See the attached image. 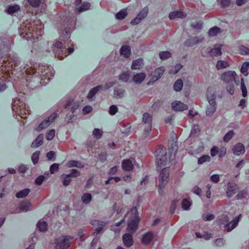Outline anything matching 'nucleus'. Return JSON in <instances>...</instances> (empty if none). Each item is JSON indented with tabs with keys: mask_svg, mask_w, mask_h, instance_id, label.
Listing matches in <instances>:
<instances>
[{
	"mask_svg": "<svg viewBox=\"0 0 249 249\" xmlns=\"http://www.w3.org/2000/svg\"><path fill=\"white\" fill-rule=\"evenodd\" d=\"M168 150L169 157L167 158L166 149L163 145H160L156 149L155 157L158 170L163 168L160 173L159 192L161 193L162 189L164 188L167 182V179L169 176V170L165 167L171 160L174 159L176 152L178 149V142L176 139H172L168 142Z\"/></svg>",
	"mask_w": 249,
	"mask_h": 249,
	"instance_id": "1",
	"label": "nucleus"
},
{
	"mask_svg": "<svg viewBox=\"0 0 249 249\" xmlns=\"http://www.w3.org/2000/svg\"><path fill=\"white\" fill-rule=\"evenodd\" d=\"M206 95L210 105L207 107L206 113L207 116H212L216 108L215 91L212 88H208Z\"/></svg>",
	"mask_w": 249,
	"mask_h": 249,
	"instance_id": "2",
	"label": "nucleus"
},
{
	"mask_svg": "<svg viewBox=\"0 0 249 249\" xmlns=\"http://www.w3.org/2000/svg\"><path fill=\"white\" fill-rule=\"evenodd\" d=\"M241 214L236 216L231 222L229 221V218L227 215L222 216L220 219V224L224 225L225 227L227 228V231L229 232L234 229L237 225Z\"/></svg>",
	"mask_w": 249,
	"mask_h": 249,
	"instance_id": "3",
	"label": "nucleus"
},
{
	"mask_svg": "<svg viewBox=\"0 0 249 249\" xmlns=\"http://www.w3.org/2000/svg\"><path fill=\"white\" fill-rule=\"evenodd\" d=\"M76 18L75 16H71L66 19H63V32L69 34L71 30L74 29L76 24Z\"/></svg>",
	"mask_w": 249,
	"mask_h": 249,
	"instance_id": "4",
	"label": "nucleus"
},
{
	"mask_svg": "<svg viewBox=\"0 0 249 249\" xmlns=\"http://www.w3.org/2000/svg\"><path fill=\"white\" fill-rule=\"evenodd\" d=\"M152 115L147 113L143 114L142 121L145 124L143 135L146 137L151 131L152 127Z\"/></svg>",
	"mask_w": 249,
	"mask_h": 249,
	"instance_id": "5",
	"label": "nucleus"
},
{
	"mask_svg": "<svg viewBox=\"0 0 249 249\" xmlns=\"http://www.w3.org/2000/svg\"><path fill=\"white\" fill-rule=\"evenodd\" d=\"M236 73L234 71H226L221 75V79L225 83H235L237 85L238 84L235 80V76Z\"/></svg>",
	"mask_w": 249,
	"mask_h": 249,
	"instance_id": "6",
	"label": "nucleus"
},
{
	"mask_svg": "<svg viewBox=\"0 0 249 249\" xmlns=\"http://www.w3.org/2000/svg\"><path fill=\"white\" fill-rule=\"evenodd\" d=\"M148 8L146 6L138 14L137 17L131 21V24L135 25L139 23L141 21L144 19L148 14Z\"/></svg>",
	"mask_w": 249,
	"mask_h": 249,
	"instance_id": "7",
	"label": "nucleus"
},
{
	"mask_svg": "<svg viewBox=\"0 0 249 249\" xmlns=\"http://www.w3.org/2000/svg\"><path fill=\"white\" fill-rule=\"evenodd\" d=\"M56 116L57 114L55 113L52 114L47 119L45 120L39 124L36 128V130L39 131L49 126L55 119Z\"/></svg>",
	"mask_w": 249,
	"mask_h": 249,
	"instance_id": "8",
	"label": "nucleus"
},
{
	"mask_svg": "<svg viewBox=\"0 0 249 249\" xmlns=\"http://www.w3.org/2000/svg\"><path fill=\"white\" fill-rule=\"evenodd\" d=\"M239 190V187L238 185L233 182H229L226 191V194L228 197H232Z\"/></svg>",
	"mask_w": 249,
	"mask_h": 249,
	"instance_id": "9",
	"label": "nucleus"
},
{
	"mask_svg": "<svg viewBox=\"0 0 249 249\" xmlns=\"http://www.w3.org/2000/svg\"><path fill=\"white\" fill-rule=\"evenodd\" d=\"M140 219L138 217L135 216V217L130 220L127 225V231L129 232H131L132 233H134L137 229Z\"/></svg>",
	"mask_w": 249,
	"mask_h": 249,
	"instance_id": "10",
	"label": "nucleus"
},
{
	"mask_svg": "<svg viewBox=\"0 0 249 249\" xmlns=\"http://www.w3.org/2000/svg\"><path fill=\"white\" fill-rule=\"evenodd\" d=\"M172 107L173 109L176 111H183L188 109V106L180 101L173 102Z\"/></svg>",
	"mask_w": 249,
	"mask_h": 249,
	"instance_id": "11",
	"label": "nucleus"
},
{
	"mask_svg": "<svg viewBox=\"0 0 249 249\" xmlns=\"http://www.w3.org/2000/svg\"><path fill=\"white\" fill-rule=\"evenodd\" d=\"M122 239L124 244L127 248L131 247L133 244L134 241L132 235L131 234H124L123 236Z\"/></svg>",
	"mask_w": 249,
	"mask_h": 249,
	"instance_id": "12",
	"label": "nucleus"
},
{
	"mask_svg": "<svg viewBox=\"0 0 249 249\" xmlns=\"http://www.w3.org/2000/svg\"><path fill=\"white\" fill-rule=\"evenodd\" d=\"M154 233L152 231H149L146 233L142 237V244L147 245L150 243L154 238Z\"/></svg>",
	"mask_w": 249,
	"mask_h": 249,
	"instance_id": "13",
	"label": "nucleus"
},
{
	"mask_svg": "<svg viewBox=\"0 0 249 249\" xmlns=\"http://www.w3.org/2000/svg\"><path fill=\"white\" fill-rule=\"evenodd\" d=\"M203 38H199L198 37H194L191 38H189L186 40L184 43L185 46L187 47H191L195 45L196 44L201 42Z\"/></svg>",
	"mask_w": 249,
	"mask_h": 249,
	"instance_id": "14",
	"label": "nucleus"
},
{
	"mask_svg": "<svg viewBox=\"0 0 249 249\" xmlns=\"http://www.w3.org/2000/svg\"><path fill=\"white\" fill-rule=\"evenodd\" d=\"M233 153L236 155H242L245 152L244 146L242 143H239L234 145L232 149Z\"/></svg>",
	"mask_w": 249,
	"mask_h": 249,
	"instance_id": "15",
	"label": "nucleus"
},
{
	"mask_svg": "<svg viewBox=\"0 0 249 249\" xmlns=\"http://www.w3.org/2000/svg\"><path fill=\"white\" fill-rule=\"evenodd\" d=\"M72 106L71 107V111L73 113L75 111L76 109L78 108L79 107V104L78 103H73V99H70L68 100L67 103L65 104L64 106H63V108L65 109H69L70 108V106Z\"/></svg>",
	"mask_w": 249,
	"mask_h": 249,
	"instance_id": "16",
	"label": "nucleus"
},
{
	"mask_svg": "<svg viewBox=\"0 0 249 249\" xmlns=\"http://www.w3.org/2000/svg\"><path fill=\"white\" fill-rule=\"evenodd\" d=\"M186 14L181 11H176L170 13L169 18L170 19H173L176 18H184L186 17Z\"/></svg>",
	"mask_w": 249,
	"mask_h": 249,
	"instance_id": "17",
	"label": "nucleus"
},
{
	"mask_svg": "<svg viewBox=\"0 0 249 249\" xmlns=\"http://www.w3.org/2000/svg\"><path fill=\"white\" fill-rule=\"evenodd\" d=\"M122 169L124 171H130L133 169V164L130 160H125L122 163Z\"/></svg>",
	"mask_w": 249,
	"mask_h": 249,
	"instance_id": "18",
	"label": "nucleus"
},
{
	"mask_svg": "<svg viewBox=\"0 0 249 249\" xmlns=\"http://www.w3.org/2000/svg\"><path fill=\"white\" fill-rule=\"evenodd\" d=\"M164 71L165 69L163 67H160L156 69L153 72V80L157 81L159 79L163 74Z\"/></svg>",
	"mask_w": 249,
	"mask_h": 249,
	"instance_id": "19",
	"label": "nucleus"
},
{
	"mask_svg": "<svg viewBox=\"0 0 249 249\" xmlns=\"http://www.w3.org/2000/svg\"><path fill=\"white\" fill-rule=\"evenodd\" d=\"M131 53L130 47L128 45H123L120 49V54L124 57L128 58Z\"/></svg>",
	"mask_w": 249,
	"mask_h": 249,
	"instance_id": "20",
	"label": "nucleus"
},
{
	"mask_svg": "<svg viewBox=\"0 0 249 249\" xmlns=\"http://www.w3.org/2000/svg\"><path fill=\"white\" fill-rule=\"evenodd\" d=\"M143 65V61L142 58H138L133 61L131 69L132 70H138L141 68Z\"/></svg>",
	"mask_w": 249,
	"mask_h": 249,
	"instance_id": "21",
	"label": "nucleus"
},
{
	"mask_svg": "<svg viewBox=\"0 0 249 249\" xmlns=\"http://www.w3.org/2000/svg\"><path fill=\"white\" fill-rule=\"evenodd\" d=\"M103 86L102 85H98L91 89L88 94L87 98L89 99H91L94 96L97 92L101 90Z\"/></svg>",
	"mask_w": 249,
	"mask_h": 249,
	"instance_id": "22",
	"label": "nucleus"
},
{
	"mask_svg": "<svg viewBox=\"0 0 249 249\" xmlns=\"http://www.w3.org/2000/svg\"><path fill=\"white\" fill-rule=\"evenodd\" d=\"M145 74L143 72H140L133 76V79L135 83L140 84L142 83L145 78Z\"/></svg>",
	"mask_w": 249,
	"mask_h": 249,
	"instance_id": "23",
	"label": "nucleus"
},
{
	"mask_svg": "<svg viewBox=\"0 0 249 249\" xmlns=\"http://www.w3.org/2000/svg\"><path fill=\"white\" fill-rule=\"evenodd\" d=\"M131 72L129 71L122 73L119 75V79L125 82H128L131 76Z\"/></svg>",
	"mask_w": 249,
	"mask_h": 249,
	"instance_id": "24",
	"label": "nucleus"
},
{
	"mask_svg": "<svg viewBox=\"0 0 249 249\" xmlns=\"http://www.w3.org/2000/svg\"><path fill=\"white\" fill-rule=\"evenodd\" d=\"M43 138L44 137L42 134L39 135L36 139L32 143V147L33 148H36L41 145L42 143Z\"/></svg>",
	"mask_w": 249,
	"mask_h": 249,
	"instance_id": "25",
	"label": "nucleus"
},
{
	"mask_svg": "<svg viewBox=\"0 0 249 249\" xmlns=\"http://www.w3.org/2000/svg\"><path fill=\"white\" fill-rule=\"evenodd\" d=\"M37 227L40 231H45L48 229V225L44 220H39L37 224Z\"/></svg>",
	"mask_w": 249,
	"mask_h": 249,
	"instance_id": "26",
	"label": "nucleus"
},
{
	"mask_svg": "<svg viewBox=\"0 0 249 249\" xmlns=\"http://www.w3.org/2000/svg\"><path fill=\"white\" fill-rule=\"evenodd\" d=\"M30 192V190L28 188L24 189L19 192H18L16 196L18 198H22L26 197L29 194Z\"/></svg>",
	"mask_w": 249,
	"mask_h": 249,
	"instance_id": "27",
	"label": "nucleus"
},
{
	"mask_svg": "<svg viewBox=\"0 0 249 249\" xmlns=\"http://www.w3.org/2000/svg\"><path fill=\"white\" fill-rule=\"evenodd\" d=\"M209 53L211 56L220 55L222 54L221 46L215 47L210 51Z\"/></svg>",
	"mask_w": 249,
	"mask_h": 249,
	"instance_id": "28",
	"label": "nucleus"
},
{
	"mask_svg": "<svg viewBox=\"0 0 249 249\" xmlns=\"http://www.w3.org/2000/svg\"><path fill=\"white\" fill-rule=\"evenodd\" d=\"M20 9V7L17 4L9 6L6 9V13L12 14Z\"/></svg>",
	"mask_w": 249,
	"mask_h": 249,
	"instance_id": "29",
	"label": "nucleus"
},
{
	"mask_svg": "<svg viewBox=\"0 0 249 249\" xmlns=\"http://www.w3.org/2000/svg\"><path fill=\"white\" fill-rule=\"evenodd\" d=\"M183 87V81L181 79L177 80L174 84V89L176 91H180Z\"/></svg>",
	"mask_w": 249,
	"mask_h": 249,
	"instance_id": "30",
	"label": "nucleus"
},
{
	"mask_svg": "<svg viewBox=\"0 0 249 249\" xmlns=\"http://www.w3.org/2000/svg\"><path fill=\"white\" fill-rule=\"evenodd\" d=\"M91 195L89 193H84L81 197L83 202L85 204H88L91 200Z\"/></svg>",
	"mask_w": 249,
	"mask_h": 249,
	"instance_id": "31",
	"label": "nucleus"
},
{
	"mask_svg": "<svg viewBox=\"0 0 249 249\" xmlns=\"http://www.w3.org/2000/svg\"><path fill=\"white\" fill-rule=\"evenodd\" d=\"M182 65L180 63H177L174 67H172L169 71V73L176 74L182 68Z\"/></svg>",
	"mask_w": 249,
	"mask_h": 249,
	"instance_id": "32",
	"label": "nucleus"
},
{
	"mask_svg": "<svg viewBox=\"0 0 249 249\" xmlns=\"http://www.w3.org/2000/svg\"><path fill=\"white\" fill-rule=\"evenodd\" d=\"M249 68V62H245L242 65L240 71L244 76H247L249 74L248 72Z\"/></svg>",
	"mask_w": 249,
	"mask_h": 249,
	"instance_id": "33",
	"label": "nucleus"
},
{
	"mask_svg": "<svg viewBox=\"0 0 249 249\" xmlns=\"http://www.w3.org/2000/svg\"><path fill=\"white\" fill-rule=\"evenodd\" d=\"M90 7V3L88 2H84L80 7L77 8L76 10L77 12L80 13L89 9Z\"/></svg>",
	"mask_w": 249,
	"mask_h": 249,
	"instance_id": "34",
	"label": "nucleus"
},
{
	"mask_svg": "<svg viewBox=\"0 0 249 249\" xmlns=\"http://www.w3.org/2000/svg\"><path fill=\"white\" fill-rule=\"evenodd\" d=\"M127 13L126 9H122L116 14V18L118 19H123L127 16Z\"/></svg>",
	"mask_w": 249,
	"mask_h": 249,
	"instance_id": "35",
	"label": "nucleus"
},
{
	"mask_svg": "<svg viewBox=\"0 0 249 249\" xmlns=\"http://www.w3.org/2000/svg\"><path fill=\"white\" fill-rule=\"evenodd\" d=\"M73 239V237L70 235L63 236V249L70 246V241Z\"/></svg>",
	"mask_w": 249,
	"mask_h": 249,
	"instance_id": "36",
	"label": "nucleus"
},
{
	"mask_svg": "<svg viewBox=\"0 0 249 249\" xmlns=\"http://www.w3.org/2000/svg\"><path fill=\"white\" fill-rule=\"evenodd\" d=\"M220 33V29L217 27H214L211 28L208 34L210 36H216L218 33Z\"/></svg>",
	"mask_w": 249,
	"mask_h": 249,
	"instance_id": "37",
	"label": "nucleus"
},
{
	"mask_svg": "<svg viewBox=\"0 0 249 249\" xmlns=\"http://www.w3.org/2000/svg\"><path fill=\"white\" fill-rule=\"evenodd\" d=\"M229 64L225 61L218 60L217 62L216 67L217 70L226 68L229 67Z\"/></svg>",
	"mask_w": 249,
	"mask_h": 249,
	"instance_id": "38",
	"label": "nucleus"
},
{
	"mask_svg": "<svg viewBox=\"0 0 249 249\" xmlns=\"http://www.w3.org/2000/svg\"><path fill=\"white\" fill-rule=\"evenodd\" d=\"M171 53L169 51H162L160 53V58L162 60H165L171 57Z\"/></svg>",
	"mask_w": 249,
	"mask_h": 249,
	"instance_id": "39",
	"label": "nucleus"
},
{
	"mask_svg": "<svg viewBox=\"0 0 249 249\" xmlns=\"http://www.w3.org/2000/svg\"><path fill=\"white\" fill-rule=\"evenodd\" d=\"M200 131V129L199 125L197 124H195L194 125L192 129L191 130L190 135L191 136H197V135H198Z\"/></svg>",
	"mask_w": 249,
	"mask_h": 249,
	"instance_id": "40",
	"label": "nucleus"
},
{
	"mask_svg": "<svg viewBox=\"0 0 249 249\" xmlns=\"http://www.w3.org/2000/svg\"><path fill=\"white\" fill-rule=\"evenodd\" d=\"M125 90L122 89H116L114 90V95L116 98H122L124 94Z\"/></svg>",
	"mask_w": 249,
	"mask_h": 249,
	"instance_id": "41",
	"label": "nucleus"
},
{
	"mask_svg": "<svg viewBox=\"0 0 249 249\" xmlns=\"http://www.w3.org/2000/svg\"><path fill=\"white\" fill-rule=\"evenodd\" d=\"M31 206V203L30 202H24L21 203L19 207V210L21 211L27 212L29 210V208Z\"/></svg>",
	"mask_w": 249,
	"mask_h": 249,
	"instance_id": "42",
	"label": "nucleus"
},
{
	"mask_svg": "<svg viewBox=\"0 0 249 249\" xmlns=\"http://www.w3.org/2000/svg\"><path fill=\"white\" fill-rule=\"evenodd\" d=\"M247 192L245 190H241L239 191L236 196V199H242L246 197L247 196Z\"/></svg>",
	"mask_w": 249,
	"mask_h": 249,
	"instance_id": "43",
	"label": "nucleus"
},
{
	"mask_svg": "<svg viewBox=\"0 0 249 249\" xmlns=\"http://www.w3.org/2000/svg\"><path fill=\"white\" fill-rule=\"evenodd\" d=\"M40 155V152L38 151L34 152L32 156V160L34 164L38 162L39 157Z\"/></svg>",
	"mask_w": 249,
	"mask_h": 249,
	"instance_id": "44",
	"label": "nucleus"
},
{
	"mask_svg": "<svg viewBox=\"0 0 249 249\" xmlns=\"http://www.w3.org/2000/svg\"><path fill=\"white\" fill-rule=\"evenodd\" d=\"M240 88H241V89L242 92V96L244 97H246V96L247 95V89H246V86H245V85L244 84V79L243 78H241V86H240Z\"/></svg>",
	"mask_w": 249,
	"mask_h": 249,
	"instance_id": "45",
	"label": "nucleus"
},
{
	"mask_svg": "<svg viewBox=\"0 0 249 249\" xmlns=\"http://www.w3.org/2000/svg\"><path fill=\"white\" fill-rule=\"evenodd\" d=\"M107 222H104L102 221H100L98 220H92L90 221V224L93 225V226H96L100 227V226H104L106 224H107Z\"/></svg>",
	"mask_w": 249,
	"mask_h": 249,
	"instance_id": "46",
	"label": "nucleus"
},
{
	"mask_svg": "<svg viewBox=\"0 0 249 249\" xmlns=\"http://www.w3.org/2000/svg\"><path fill=\"white\" fill-rule=\"evenodd\" d=\"M59 169V164L57 163L53 164L50 168V172L51 174H53L56 173Z\"/></svg>",
	"mask_w": 249,
	"mask_h": 249,
	"instance_id": "47",
	"label": "nucleus"
},
{
	"mask_svg": "<svg viewBox=\"0 0 249 249\" xmlns=\"http://www.w3.org/2000/svg\"><path fill=\"white\" fill-rule=\"evenodd\" d=\"M234 132L232 130L229 131L224 137L223 140L224 142H229L233 136Z\"/></svg>",
	"mask_w": 249,
	"mask_h": 249,
	"instance_id": "48",
	"label": "nucleus"
},
{
	"mask_svg": "<svg viewBox=\"0 0 249 249\" xmlns=\"http://www.w3.org/2000/svg\"><path fill=\"white\" fill-rule=\"evenodd\" d=\"M210 157L208 155H203L198 160V164H202L206 161H210Z\"/></svg>",
	"mask_w": 249,
	"mask_h": 249,
	"instance_id": "49",
	"label": "nucleus"
},
{
	"mask_svg": "<svg viewBox=\"0 0 249 249\" xmlns=\"http://www.w3.org/2000/svg\"><path fill=\"white\" fill-rule=\"evenodd\" d=\"M54 247L56 249H62V240L61 238L56 239Z\"/></svg>",
	"mask_w": 249,
	"mask_h": 249,
	"instance_id": "50",
	"label": "nucleus"
},
{
	"mask_svg": "<svg viewBox=\"0 0 249 249\" xmlns=\"http://www.w3.org/2000/svg\"><path fill=\"white\" fill-rule=\"evenodd\" d=\"M93 135L96 139H99L103 135V131L98 128H95L93 131Z\"/></svg>",
	"mask_w": 249,
	"mask_h": 249,
	"instance_id": "51",
	"label": "nucleus"
},
{
	"mask_svg": "<svg viewBox=\"0 0 249 249\" xmlns=\"http://www.w3.org/2000/svg\"><path fill=\"white\" fill-rule=\"evenodd\" d=\"M55 152L51 151L48 152L46 154V157L49 160L54 161L55 160Z\"/></svg>",
	"mask_w": 249,
	"mask_h": 249,
	"instance_id": "52",
	"label": "nucleus"
},
{
	"mask_svg": "<svg viewBox=\"0 0 249 249\" xmlns=\"http://www.w3.org/2000/svg\"><path fill=\"white\" fill-rule=\"evenodd\" d=\"M191 202L187 199H184L182 202V207L184 210H188L191 206Z\"/></svg>",
	"mask_w": 249,
	"mask_h": 249,
	"instance_id": "53",
	"label": "nucleus"
},
{
	"mask_svg": "<svg viewBox=\"0 0 249 249\" xmlns=\"http://www.w3.org/2000/svg\"><path fill=\"white\" fill-rule=\"evenodd\" d=\"M234 83H228V85L227 86V91L231 94L232 95L234 93Z\"/></svg>",
	"mask_w": 249,
	"mask_h": 249,
	"instance_id": "54",
	"label": "nucleus"
},
{
	"mask_svg": "<svg viewBox=\"0 0 249 249\" xmlns=\"http://www.w3.org/2000/svg\"><path fill=\"white\" fill-rule=\"evenodd\" d=\"M80 172L75 169H72L71 170V172L68 174L69 177L76 178L80 176Z\"/></svg>",
	"mask_w": 249,
	"mask_h": 249,
	"instance_id": "55",
	"label": "nucleus"
},
{
	"mask_svg": "<svg viewBox=\"0 0 249 249\" xmlns=\"http://www.w3.org/2000/svg\"><path fill=\"white\" fill-rule=\"evenodd\" d=\"M45 177L43 175H40L36 178L35 179V183L37 185H41L43 181L44 180Z\"/></svg>",
	"mask_w": 249,
	"mask_h": 249,
	"instance_id": "56",
	"label": "nucleus"
},
{
	"mask_svg": "<svg viewBox=\"0 0 249 249\" xmlns=\"http://www.w3.org/2000/svg\"><path fill=\"white\" fill-rule=\"evenodd\" d=\"M240 53L242 54H249V48L241 46L240 48Z\"/></svg>",
	"mask_w": 249,
	"mask_h": 249,
	"instance_id": "57",
	"label": "nucleus"
},
{
	"mask_svg": "<svg viewBox=\"0 0 249 249\" xmlns=\"http://www.w3.org/2000/svg\"><path fill=\"white\" fill-rule=\"evenodd\" d=\"M54 135H55V131L54 129H52L48 133L47 135V137H46V139L48 141H51L52 140L54 136Z\"/></svg>",
	"mask_w": 249,
	"mask_h": 249,
	"instance_id": "58",
	"label": "nucleus"
},
{
	"mask_svg": "<svg viewBox=\"0 0 249 249\" xmlns=\"http://www.w3.org/2000/svg\"><path fill=\"white\" fill-rule=\"evenodd\" d=\"M226 154V148L224 147H222L218 150V156L220 158L224 157Z\"/></svg>",
	"mask_w": 249,
	"mask_h": 249,
	"instance_id": "59",
	"label": "nucleus"
},
{
	"mask_svg": "<svg viewBox=\"0 0 249 249\" xmlns=\"http://www.w3.org/2000/svg\"><path fill=\"white\" fill-rule=\"evenodd\" d=\"M118 111L117 107L115 105H112L109 107V112L110 115L115 114Z\"/></svg>",
	"mask_w": 249,
	"mask_h": 249,
	"instance_id": "60",
	"label": "nucleus"
},
{
	"mask_svg": "<svg viewBox=\"0 0 249 249\" xmlns=\"http://www.w3.org/2000/svg\"><path fill=\"white\" fill-rule=\"evenodd\" d=\"M28 1L33 7H37L40 3V0H28Z\"/></svg>",
	"mask_w": 249,
	"mask_h": 249,
	"instance_id": "61",
	"label": "nucleus"
},
{
	"mask_svg": "<svg viewBox=\"0 0 249 249\" xmlns=\"http://www.w3.org/2000/svg\"><path fill=\"white\" fill-rule=\"evenodd\" d=\"M218 150L219 149L217 146H213L211 150V155L212 157H214L215 156H216L217 154H218Z\"/></svg>",
	"mask_w": 249,
	"mask_h": 249,
	"instance_id": "62",
	"label": "nucleus"
},
{
	"mask_svg": "<svg viewBox=\"0 0 249 249\" xmlns=\"http://www.w3.org/2000/svg\"><path fill=\"white\" fill-rule=\"evenodd\" d=\"M71 178L68 175H66L65 178H63V185L67 186L70 183L71 181Z\"/></svg>",
	"mask_w": 249,
	"mask_h": 249,
	"instance_id": "63",
	"label": "nucleus"
},
{
	"mask_svg": "<svg viewBox=\"0 0 249 249\" xmlns=\"http://www.w3.org/2000/svg\"><path fill=\"white\" fill-rule=\"evenodd\" d=\"M92 110V108L90 106H86L84 107L83 108V113L84 114H88Z\"/></svg>",
	"mask_w": 249,
	"mask_h": 249,
	"instance_id": "64",
	"label": "nucleus"
}]
</instances>
